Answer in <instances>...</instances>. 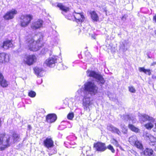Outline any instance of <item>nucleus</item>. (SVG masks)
Wrapping results in <instances>:
<instances>
[{"mask_svg":"<svg viewBox=\"0 0 156 156\" xmlns=\"http://www.w3.org/2000/svg\"><path fill=\"white\" fill-rule=\"evenodd\" d=\"M74 21L75 20L77 22H82L83 21L84 16L82 13L77 12L75 11L73 13Z\"/></svg>","mask_w":156,"mask_h":156,"instance_id":"9b49d317","label":"nucleus"},{"mask_svg":"<svg viewBox=\"0 0 156 156\" xmlns=\"http://www.w3.org/2000/svg\"><path fill=\"white\" fill-rule=\"evenodd\" d=\"M28 126L30 127V126Z\"/></svg>","mask_w":156,"mask_h":156,"instance_id":"3c124183","label":"nucleus"},{"mask_svg":"<svg viewBox=\"0 0 156 156\" xmlns=\"http://www.w3.org/2000/svg\"><path fill=\"white\" fill-rule=\"evenodd\" d=\"M145 127L148 129H151L153 127V125L152 123L150 122L145 124Z\"/></svg>","mask_w":156,"mask_h":156,"instance_id":"c756f323","label":"nucleus"},{"mask_svg":"<svg viewBox=\"0 0 156 156\" xmlns=\"http://www.w3.org/2000/svg\"><path fill=\"white\" fill-rule=\"evenodd\" d=\"M148 58H150V56H148Z\"/></svg>","mask_w":156,"mask_h":156,"instance_id":"de8ad7c7","label":"nucleus"},{"mask_svg":"<svg viewBox=\"0 0 156 156\" xmlns=\"http://www.w3.org/2000/svg\"><path fill=\"white\" fill-rule=\"evenodd\" d=\"M129 45L126 41L122 40L120 43L119 48L120 49H122L123 51H126L129 48Z\"/></svg>","mask_w":156,"mask_h":156,"instance_id":"2eb2a0df","label":"nucleus"},{"mask_svg":"<svg viewBox=\"0 0 156 156\" xmlns=\"http://www.w3.org/2000/svg\"><path fill=\"white\" fill-rule=\"evenodd\" d=\"M156 64V62H154L153 63H152L151 65H154V64Z\"/></svg>","mask_w":156,"mask_h":156,"instance_id":"c03bdc74","label":"nucleus"},{"mask_svg":"<svg viewBox=\"0 0 156 156\" xmlns=\"http://www.w3.org/2000/svg\"><path fill=\"white\" fill-rule=\"evenodd\" d=\"M140 120L143 122L147 120L152 122H154V119L153 118L145 114L141 115L140 118Z\"/></svg>","mask_w":156,"mask_h":156,"instance_id":"dca6fc26","label":"nucleus"},{"mask_svg":"<svg viewBox=\"0 0 156 156\" xmlns=\"http://www.w3.org/2000/svg\"><path fill=\"white\" fill-rule=\"evenodd\" d=\"M124 118L125 119H126L127 121H129V124L128 125L129 128L131 130L136 133H138L139 132V129L134 126L133 125L131 124V123H134L136 122V119L131 116L129 115H125Z\"/></svg>","mask_w":156,"mask_h":156,"instance_id":"39448f33","label":"nucleus"},{"mask_svg":"<svg viewBox=\"0 0 156 156\" xmlns=\"http://www.w3.org/2000/svg\"><path fill=\"white\" fill-rule=\"evenodd\" d=\"M57 68L58 70H64L67 68L66 66H64L63 64L61 63H59L57 66Z\"/></svg>","mask_w":156,"mask_h":156,"instance_id":"bb28decb","label":"nucleus"},{"mask_svg":"<svg viewBox=\"0 0 156 156\" xmlns=\"http://www.w3.org/2000/svg\"><path fill=\"white\" fill-rule=\"evenodd\" d=\"M32 19V16L30 15H22L20 18L21 26L25 27L27 26Z\"/></svg>","mask_w":156,"mask_h":156,"instance_id":"0eeeda50","label":"nucleus"},{"mask_svg":"<svg viewBox=\"0 0 156 156\" xmlns=\"http://www.w3.org/2000/svg\"><path fill=\"white\" fill-rule=\"evenodd\" d=\"M154 33H155V34H156V30H154Z\"/></svg>","mask_w":156,"mask_h":156,"instance_id":"a18cd8bd","label":"nucleus"},{"mask_svg":"<svg viewBox=\"0 0 156 156\" xmlns=\"http://www.w3.org/2000/svg\"><path fill=\"white\" fill-rule=\"evenodd\" d=\"M122 132L124 133H126L127 132V129L126 127H123L122 128Z\"/></svg>","mask_w":156,"mask_h":156,"instance_id":"4c0bfd02","label":"nucleus"},{"mask_svg":"<svg viewBox=\"0 0 156 156\" xmlns=\"http://www.w3.org/2000/svg\"><path fill=\"white\" fill-rule=\"evenodd\" d=\"M88 33V34H90V33Z\"/></svg>","mask_w":156,"mask_h":156,"instance_id":"8fccbe9b","label":"nucleus"},{"mask_svg":"<svg viewBox=\"0 0 156 156\" xmlns=\"http://www.w3.org/2000/svg\"><path fill=\"white\" fill-rule=\"evenodd\" d=\"M25 45L26 48L31 51H36L40 48L38 41H35L30 35L26 37Z\"/></svg>","mask_w":156,"mask_h":156,"instance_id":"f03ea898","label":"nucleus"},{"mask_svg":"<svg viewBox=\"0 0 156 156\" xmlns=\"http://www.w3.org/2000/svg\"><path fill=\"white\" fill-rule=\"evenodd\" d=\"M20 140V135L15 133L13 134L12 136L0 134V150H4L11 144L19 142Z\"/></svg>","mask_w":156,"mask_h":156,"instance_id":"f257e3e1","label":"nucleus"},{"mask_svg":"<svg viewBox=\"0 0 156 156\" xmlns=\"http://www.w3.org/2000/svg\"><path fill=\"white\" fill-rule=\"evenodd\" d=\"M107 129L109 131L113 132H115L116 131V129L112 125H109L107 126Z\"/></svg>","mask_w":156,"mask_h":156,"instance_id":"cd10ccee","label":"nucleus"},{"mask_svg":"<svg viewBox=\"0 0 156 156\" xmlns=\"http://www.w3.org/2000/svg\"><path fill=\"white\" fill-rule=\"evenodd\" d=\"M91 17L94 22H97L99 20V17L94 11H91L90 13Z\"/></svg>","mask_w":156,"mask_h":156,"instance_id":"412c9836","label":"nucleus"},{"mask_svg":"<svg viewBox=\"0 0 156 156\" xmlns=\"http://www.w3.org/2000/svg\"><path fill=\"white\" fill-rule=\"evenodd\" d=\"M139 70L140 72H143L146 74H148L149 75H150L151 74L150 70L149 69H145L144 67H140L139 68Z\"/></svg>","mask_w":156,"mask_h":156,"instance_id":"393cba45","label":"nucleus"},{"mask_svg":"<svg viewBox=\"0 0 156 156\" xmlns=\"http://www.w3.org/2000/svg\"><path fill=\"white\" fill-rule=\"evenodd\" d=\"M155 126H156V123L155 124Z\"/></svg>","mask_w":156,"mask_h":156,"instance_id":"09e8293b","label":"nucleus"},{"mask_svg":"<svg viewBox=\"0 0 156 156\" xmlns=\"http://www.w3.org/2000/svg\"><path fill=\"white\" fill-rule=\"evenodd\" d=\"M90 29H89L88 27H86L85 28H83V31L85 33H88L89 30H90Z\"/></svg>","mask_w":156,"mask_h":156,"instance_id":"58836bf2","label":"nucleus"},{"mask_svg":"<svg viewBox=\"0 0 156 156\" xmlns=\"http://www.w3.org/2000/svg\"><path fill=\"white\" fill-rule=\"evenodd\" d=\"M13 45L11 41L6 40L4 41L1 47L4 49H7L10 48L12 47Z\"/></svg>","mask_w":156,"mask_h":156,"instance_id":"f3484780","label":"nucleus"},{"mask_svg":"<svg viewBox=\"0 0 156 156\" xmlns=\"http://www.w3.org/2000/svg\"><path fill=\"white\" fill-rule=\"evenodd\" d=\"M129 91L132 93H134L136 92V90L135 88L133 86H130L129 87Z\"/></svg>","mask_w":156,"mask_h":156,"instance_id":"2f4dec72","label":"nucleus"},{"mask_svg":"<svg viewBox=\"0 0 156 156\" xmlns=\"http://www.w3.org/2000/svg\"><path fill=\"white\" fill-rule=\"evenodd\" d=\"M74 117V114L73 113H69L67 115V118L68 119L72 120Z\"/></svg>","mask_w":156,"mask_h":156,"instance_id":"473e14b6","label":"nucleus"},{"mask_svg":"<svg viewBox=\"0 0 156 156\" xmlns=\"http://www.w3.org/2000/svg\"><path fill=\"white\" fill-rule=\"evenodd\" d=\"M37 58L34 55H29L26 56L24 59L25 62L28 65H32L36 61Z\"/></svg>","mask_w":156,"mask_h":156,"instance_id":"1a4fd4ad","label":"nucleus"},{"mask_svg":"<svg viewBox=\"0 0 156 156\" xmlns=\"http://www.w3.org/2000/svg\"><path fill=\"white\" fill-rule=\"evenodd\" d=\"M43 21L41 20H38L33 22L31 25V28L34 30H36L42 27Z\"/></svg>","mask_w":156,"mask_h":156,"instance_id":"4468645a","label":"nucleus"},{"mask_svg":"<svg viewBox=\"0 0 156 156\" xmlns=\"http://www.w3.org/2000/svg\"><path fill=\"white\" fill-rule=\"evenodd\" d=\"M133 155H134L135 156H139V155L136 152V154H134Z\"/></svg>","mask_w":156,"mask_h":156,"instance_id":"37998d69","label":"nucleus"},{"mask_svg":"<svg viewBox=\"0 0 156 156\" xmlns=\"http://www.w3.org/2000/svg\"><path fill=\"white\" fill-rule=\"evenodd\" d=\"M111 142L112 143L117 146V141L116 140L114 139H112L111 140Z\"/></svg>","mask_w":156,"mask_h":156,"instance_id":"c9c22d12","label":"nucleus"},{"mask_svg":"<svg viewBox=\"0 0 156 156\" xmlns=\"http://www.w3.org/2000/svg\"><path fill=\"white\" fill-rule=\"evenodd\" d=\"M118 147H119L121 150L122 151H123V149L122 148V147L121 146H119V145L118 144Z\"/></svg>","mask_w":156,"mask_h":156,"instance_id":"79ce46f5","label":"nucleus"},{"mask_svg":"<svg viewBox=\"0 0 156 156\" xmlns=\"http://www.w3.org/2000/svg\"><path fill=\"white\" fill-rule=\"evenodd\" d=\"M36 95V93L33 91H30L28 93V95L31 98H34V97Z\"/></svg>","mask_w":156,"mask_h":156,"instance_id":"7c9ffc66","label":"nucleus"},{"mask_svg":"<svg viewBox=\"0 0 156 156\" xmlns=\"http://www.w3.org/2000/svg\"><path fill=\"white\" fill-rule=\"evenodd\" d=\"M35 74L38 76H42L43 70L42 69L38 67H35L34 69Z\"/></svg>","mask_w":156,"mask_h":156,"instance_id":"4be33fe9","label":"nucleus"},{"mask_svg":"<svg viewBox=\"0 0 156 156\" xmlns=\"http://www.w3.org/2000/svg\"><path fill=\"white\" fill-rule=\"evenodd\" d=\"M77 92L80 96L83 97L82 105L84 109L86 110L89 109L90 107L93 104L92 100L90 98L91 95L86 94V92H82L81 89L78 90Z\"/></svg>","mask_w":156,"mask_h":156,"instance_id":"20e7f679","label":"nucleus"},{"mask_svg":"<svg viewBox=\"0 0 156 156\" xmlns=\"http://www.w3.org/2000/svg\"><path fill=\"white\" fill-rule=\"evenodd\" d=\"M127 17L126 15H124L122 18V20L124 21L126 19Z\"/></svg>","mask_w":156,"mask_h":156,"instance_id":"ea45409f","label":"nucleus"},{"mask_svg":"<svg viewBox=\"0 0 156 156\" xmlns=\"http://www.w3.org/2000/svg\"><path fill=\"white\" fill-rule=\"evenodd\" d=\"M57 57L55 56L50 57L45 60L44 64L49 67H53L57 62Z\"/></svg>","mask_w":156,"mask_h":156,"instance_id":"6e6552de","label":"nucleus"},{"mask_svg":"<svg viewBox=\"0 0 156 156\" xmlns=\"http://www.w3.org/2000/svg\"><path fill=\"white\" fill-rule=\"evenodd\" d=\"M57 6L60 9L65 12H67L69 10V8L64 6L62 3H58Z\"/></svg>","mask_w":156,"mask_h":156,"instance_id":"b1692460","label":"nucleus"},{"mask_svg":"<svg viewBox=\"0 0 156 156\" xmlns=\"http://www.w3.org/2000/svg\"><path fill=\"white\" fill-rule=\"evenodd\" d=\"M133 145L135 146L137 148L140 149L143 148L142 144L141 142L138 141L136 142V144Z\"/></svg>","mask_w":156,"mask_h":156,"instance_id":"c85d7f7f","label":"nucleus"},{"mask_svg":"<svg viewBox=\"0 0 156 156\" xmlns=\"http://www.w3.org/2000/svg\"><path fill=\"white\" fill-rule=\"evenodd\" d=\"M56 153V151H54V154Z\"/></svg>","mask_w":156,"mask_h":156,"instance_id":"49530a36","label":"nucleus"},{"mask_svg":"<svg viewBox=\"0 0 156 156\" xmlns=\"http://www.w3.org/2000/svg\"><path fill=\"white\" fill-rule=\"evenodd\" d=\"M9 59V55L8 54L4 53H0V65L8 62Z\"/></svg>","mask_w":156,"mask_h":156,"instance_id":"f8f14e48","label":"nucleus"},{"mask_svg":"<svg viewBox=\"0 0 156 156\" xmlns=\"http://www.w3.org/2000/svg\"><path fill=\"white\" fill-rule=\"evenodd\" d=\"M117 133L118 134V132Z\"/></svg>","mask_w":156,"mask_h":156,"instance_id":"603ef678","label":"nucleus"},{"mask_svg":"<svg viewBox=\"0 0 156 156\" xmlns=\"http://www.w3.org/2000/svg\"><path fill=\"white\" fill-rule=\"evenodd\" d=\"M128 153L129 156H132V154H136V152L133 150H131L128 151Z\"/></svg>","mask_w":156,"mask_h":156,"instance_id":"72a5a7b5","label":"nucleus"},{"mask_svg":"<svg viewBox=\"0 0 156 156\" xmlns=\"http://www.w3.org/2000/svg\"><path fill=\"white\" fill-rule=\"evenodd\" d=\"M94 147L97 151H105L106 148L104 143L98 142L94 144Z\"/></svg>","mask_w":156,"mask_h":156,"instance_id":"ddd939ff","label":"nucleus"},{"mask_svg":"<svg viewBox=\"0 0 156 156\" xmlns=\"http://www.w3.org/2000/svg\"><path fill=\"white\" fill-rule=\"evenodd\" d=\"M137 141V138L136 136L135 135L129 138V141L132 145H133L136 144Z\"/></svg>","mask_w":156,"mask_h":156,"instance_id":"5701e85b","label":"nucleus"},{"mask_svg":"<svg viewBox=\"0 0 156 156\" xmlns=\"http://www.w3.org/2000/svg\"><path fill=\"white\" fill-rule=\"evenodd\" d=\"M56 119V115L54 114H49L46 117V121L49 123H51L54 122Z\"/></svg>","mask_w":156,"mask_h":156,"instance_id":"a211bd4d","label":"nucleus"},{"mask_svg":"<svg viewBox=\"0 0 156 156\" xmlns=\"http://www.w3.org/2000/svg\"><path fill=\"white\" fill-rule=\"evenodd\" d=\"M17 13V11L15 9L12 10L7 12L4 16V18L5 20H9L13 19L15 15Z\"/></svg>","mask_w":156,"mask_h":156,"instance_id":"9d476101","label":"nucleus"},{"mask_svg":"<svg viewBox=\"0 0 156 156\" xmlns=\"http://www.w3.org/2000/svg\"><path fill=\"white\" fill-rule=\"evenodd\" d=\"M98 88L93 81H89L84 85V88H81L82 92H86L90 95H94L98 93Z\"/></svg>","mask_w":156,"mask_h":156,"instance_id":"7ed1b4c3","label":"nucleus"},{"mask_svg":"<svg viewBox=\"0 0 156 156\" xmlns=\"http://www.w3.org/2000/svg\"><path fill=\"white\" fill-rule=\"evenodd\" d=\"M0 84L3 87L8 86V83L6 80L4 79L2 74L0 73Z\"/></svg>","mask_w":156,"mask_h":156,"instance_id":"aec40b11","label":"nucleus"},{"mask_svg":"<svg viewBox=\"0 0 156 156\" xmlns=\"http://www.w3.org/2000/svg\"><path fill=\"white\" fill-rule=\"evenodd\" d=\"M66 17L69 20H73L74 21L73 15V16H71L70 14L66 16Z\"/></svg>","mask_w":156,"mask_h":156,"instance_id":"f704fd0d","label":"nucleus"},{"mask_svg":"<svg viewBox=\"0 0 156 156\" xmlns=\"http://www.w3.org/2000/svg\"><path fill=\"white\" fill-rule=\"evenodd\" d=\"M44 145L47 147L49 148L52 147L53 145V141L51 138H47L44 141Z\"/></svg>","mask_w":156,"mask_h":156,"instance_id":"6ab92c4d","label":"nucleus"},{"mask_svg":"<svg viewBox=\"0 0 156 156\" xmlns=\"http://www.w3.org/2000/svg\"><path fill=\"white\" fill-rule=\"evenodd\" d=\"M144 154L146 155H151L152 154L153 151L151 149L147 148L144 151Z\"/></svg>","mask_w":156,"mask_h":156,"instance_id":"a878e982","label":"nucleus"},{"mask_svg":"<svg viewBox=\"0 0 156 156\" xmlns=\"http://www.w3.org/2000/svg\"><path fill=\"white\" fill-rule=\"evenodd\" d=\"M153 20L156 23V15L153 17Z\"/></svg>","mask_w":156,"mask_h":156,"instance_id":"a19ab883","label":"nucleus"},{"mask_svg":"<svg viewBox=\"0 0 156 156\" xmlns=\"http://www.w3.org/2000/svg\"><path fill=\"white\" fill-rule=\"evenodd\" d=\"M107 148L108 149H109L112 152V153H114L115 152L114 149L113 148V147L111 145H108V146Z\"/></svg>","mask_w":156,"mask_h":156,"instance_id":"e433bc0d","label":"nucleus"},{"mask_svg":"<svg viewBox=\"0 0 156 156\" xmlns=\"http://www.w3.org/2000/svg\"><path fill=\"white\" fill-rule=\"evenodd\" d=\"M87 74L88 76L92 77L95 78L97 80L98 82H100L102 84H103L105 82V80L102 76L99 74L93 71L87 70Z\"/></svg>","mask_w":156,"mask_h":156,"instance_id":"423d86ee","label":"nucleus"}]
</instances>
